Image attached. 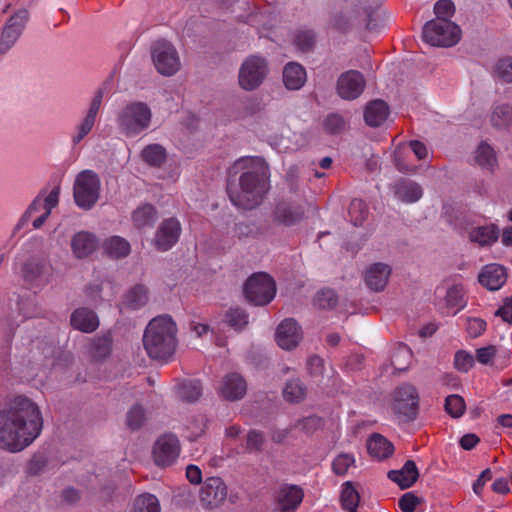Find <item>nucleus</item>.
<instances>
[{"mask_svg": "<svg viewBox=\"0 0 512 512\" xmlns=\"http://www.w3.org/2000/svg\"><path fill=\"white\" fill-rule=\"evenodd\" d=\"M241 164L247 171L240 175L238 185L228 181L227 193L234 206L250 210L259 206L268 193L270 172L267 163L259 157L241 158L235 166Z\"/></svg>", "mask_w": 512, "mask_h": 512, "instance_id": "nucleus-1", "label": "nucleus"}, {"mask_svg": "<svg viewBox=\"0 0 512 512\" xmlns=\"http://www.w3.org/2000/svg\"><path fill=\"white\" fill-rule=\"evenodd\" d=\"M177 326L169 315L153 318L143 335V346L147 355L154 360L168 361L175 353Z\"/></svg>", "mask_w": 512, "mask_h": 512, "instance_id": "nucleus-2", "label": "nucleus"}, {"mask_svg": "<svg viewBox=\"0 0 512 512\" xmlns=\"http://www.w3.org/2000/svg\"><path fill=\"white\" fill-rule=\"evenodd\" d=\"M42 428V418H3L0 448L11 453L20 452L40 435Z\"/></svg>", "mask_w": 512, "mask_h": 512, "instance_id": "nucleus-3", "label": "nucleus"}, {"mask_svg": "<svg viewBox=\"0 0 512 512\" xmlns=\"http://www.w3.org/2000/svg\"><path fill=\"white\" fill-rule=\"evenodd\" d=\"M152 112L144 102H131L118 114L117 123L123 134L135 137L145 131L151 123Z\"/></svg>", "mask_w": 512, "mask_h": 512, "instance_id": "nucleus-4", "label": "nucleus"}, {"mask_svg": "<svg viewBox=\"0 0 512 512\" xmlns=\"http://www.w3.org/2000/svg\"><path fill=\"white\" fill-rule=\"evenodd\" d=\"M461 38L460 27L452 21L433 19L423 27V40L439 47H451Z\"/></svg>", "mask_w": 512, "mask_h": 512, "instance_id": "nucleus-5", "label": "nucleus"}, {"mask_svg": "<svg viewBox=\"0 0 512 512\" xmlns=\"http://www.w3.org/2000/svg\"><path fill=\"white\" fill-rule=\"evenodd\" d=\"M100 178L92 170L81 171L75 179L73 196L76 205L84 210L91 209L98 201L100 194Z\"/></svg>", "mask_w": 512, "mask_h": 512, "instance_id": "nucleus-6", "label": "nucleus"}, {"mask_svg": "<svg viewBox=\"0 0 512 512\" xmlns=\"http://www.w3.org/2000/svg\"><path fill=\"white\" fill-rule=\"evenodd\" d=\"M244 294L248 302L255 306L267 305L275 297V281L266 273L253 274L245 283Z\"/></svg>", "mask_w": 512, "mask_h": 512, "instance_id": "nucleus-7", "label": "nucleus"}, {"mask_svg": "<svg viewBox=\"0 0 512 512\" xmlns=\"http://www.w3.org/2000/svg\"><path fill=\"white\" fill-rule=\"evenodd\" d=\"M180 454L181 443L174 433L166 432L159 435L152 445V460L156 466L161 468L174 465Z\"/></svg>", "mask_w": 512, "mask_h": 512, "instance_id": "nucleus-8", "label": "nucleus"}, {"mask_svg": "<svg viewBox=\"0 0 512 512\" xmlns=\"http://www.w3.org/2000/svg\"><path fill=\"white\" fill-rule=\"evenodd\" d=\"M268 74V63L264 57L252 55L242 63L238 81L242 89L253 91L258 88Z\"/></svg>", "mask_w": 512, "mask_h": 512, "instance_id": "nucleus-9", "label": "nucleus"}, {"mask_svg": "<svg viewBox=\"0 0 512 512\" xmlns=\"http://www.w3.org/2000/svg\"><path fill=\"white\" fill-rule=\"evenodd\" d=\"M152 59L157 71L165 76L174 75L180 69V59L175 47L165 40L157 41L152 49Z\"/></svg>", "mask_w": 512, "mask_h": 512, "instance_id": "nucleus-10", "label": "nucleus"}, {"mask_svg": "<svg viewBox=\"0 0 512 512\" xmlns=\"http://www.w3.org/2000/svg\"><path fill=\"white\" fill-rule=\"evenodd\" d=\"M52 271L47 259L33 258L23 264L22 277L29 289L40 290L50 282Z\"/></svg>", "mask_w": 512, "mask_h": 512, "instance_id": "nucleus-11", "label": "nucleus"}, {"mask_svg": "<svg viewBox=\"0 0 512 512\" xmlns=\"http://www.w3.org/2000/svg\"><path fill=\"white\" fill-rule=\"evenodd\" d=\"M305 203L300 200L283 199L276 203L273 210V221L281 226L292 227L305 219Z\"/></svg>", "mask_w": 512, "mask_h": 512, "instance_id": "nucleus-12", "label": "nucleus"}, {"mask_svg": "<svg viewBox=\"0 0 512 512\" xmlns=\"http://www.w3.org/2000/svg\"><path fill=\"white\" fill-rule=\"evenodd\" d=\"M29 19L26 9L16 11L7 21L0 36V53L4 54L11 49L21 36Z\"/></svg>", "mask_w": 512, "mask_h": 512, "instance_id": "nucleus-13", "label": "nucleus"}, {"mask_svg": "<svg viewBox=\"0 0 512 512\" xmlns=\"http://www.w3.org/2000/svg\"><path fill=\"white\" fill-rule=\"evenodd\" d=\"M394 410L401 416H416L419 407V394L415 386L403 383L393 394Z\"/></svg>", "mask_w": 512, "mask_h": 512, "instance_id": "nucleus-14", "label": "nucleus"}, {"mask_svg": "<svg viewBox=\"0 0 512 512\" xmlns=\"http://www.w3.org/2000/svg\"><path fill=\"white\" fill-rule=\"evenodd\" d=\"M227 487L219 477H209L205 480L199 493V500L203 508L214 509L219 507L226 499Z\"/></svg>", "mask_w": 512, "mask_h": 512, "instance_id": "nucleus-15", "label": "nucleus"}, {"mask_svg": "<svg viewBox=\"0 0 512 512\" xmlns=\"http://www.w3.org/2000/svg\"><path fill=\"white\" fill-rule=\"evenodd\" d=\"M181 231V224L176 218L163 220L156 231L154 239L156 248L160 251L171 249L178 242Z\"/></svg>", "mask_w": 512, "mask_h": 512, "instance_id": "nucleus-16", "label": "nucleus"}, {"mask_svg": "<svg viewBox=\"0 0 512 512\" xmlns=\"http://www.w3.org/2000/svg\"><path fill=\"white\" fill-rule=\"evenodd\" d=\"M103 99L102 90H98L89 106V109L79 125L76 127V132L72 135V143L74 145L79 144L93 129L97 115L101 108Z\"/></svg>", "mask_w": 512, "mask_h": 512, "instance_id": "nucleus-17", "label": "nucleus"}, {"mask_svg": "<svg viewBox=\"0 0 512 512\" xmlns=\"http://www.w3.org/2000/svg\"><path fill=\"white\" fill-rule=\"evenodd\" d=\"M301 337L300 326L291 318L284 319L276 330V341L278 345L285 350L295 348L299 344Z\"/></svg>", "mask_w": 512, "mask_h": 512, "instance_id": "nucleus-18", "label": "nucleus"}, {"mask_svg": "<svg viewBox=\"0 0 512 512\" xmlns=\"http://www.w3.org/2000/svg\"><path fill=\"white\" fill-rule=\"evenodd\" d=\"M304 497L303 489L297 485H282L277 493V508L280 512H295Z\"/></svg>", "mask_w": 512, "mask_h": 512, "instance_id": "nucleus-19", "label": "nucleus"}, {"mask_svg": "<svg viewBox=\"0 0 512 512\" xmlns=\"http://www.w3.org/2000/svg\"><path fill=\"white\" fill-rule=\"evenodd\" d=\"M6 406L7 409L0 410V416H41L38 405L23 395L7 399Z\"/></svg>", "mask_w": 512, "mask_h": 512, "instance_id": "nucleus-20", "label": "nucleus"}, {"mask_svg": "<svg viewBox=\"0 0 512 512\" xmlns=\"http://www.w3.org/2000/svg\"><path fill=\"white\" fill-rule=\"evenodd\" d=\"M391 267L385 263H374L365 272L364 280L366 286L375 292H380L386 287L391 275Z\"/></svg>", "mask_w": 512, "mask_h": 512, "instance_id": "nucleus-21", "label": "nucleus"}, {"mask_svg": "<svg viewBox=\"0 0 512 512\" xmlns=\"http://www.w3.org/2000/svg\"><path fill=\"white\" fill-rule=\"evenodd\" d=\"M247 390L245 379L238 373L226 375L219 388L220 395L227 400L241 399Z\"/></svg>", "mask_w": 512, "mask_h": 512, "instance_id": "nucleus-22", "label": "nucleus"}, {"mask_svg": "<svg viewBox=\"0 0 512 512\" xmlns=\"http://www.w3.org/2000/svg\"><path fill=\"white\" fill-rule=\"evenodd\" d=\"M478 278L481 285L491 291H495L505 284L507 275L503 266L490 264L483 268Z\"/></svg>", "mask_w": 512, "mask_h": 512, "instance_id": "nucleus-23", "label": "nucleus"}, {"mask_svg": "<svg viewBox=\"0 0 512 512\" xmlns=\"http://www.w3.org/2000/svg\"><path fill=\"white\" fill-rule=\"evenodd\" d=\"M366 446L369 455L377 461H383L394 453V445L379 433H373L368 438Z\"/></svg>", "mask_w": 512, "mask_h": 512, "instance_id": "nucleus-24", "label": "nucleus"}, {"mask_svg": "<svg viewBox=\"0 0 512 512\" xmlns=\"http://www.w3.org/2000/svg\"><path fill=\"white\" fill-rule=\"evenodd\" d=\"M70 323L74 329L84 333H91L99 326V320L96 313L88 308L76 309L71 314Z\"/></svg>", "mask_w": 512, "mask_h": 512, "instance_id": "nucleus-25", "label": "nucleus"}, {"mask_svg": "<svg viewBox=\"0 0 512 512\" xmlns=\"http://www.w3.org/2000/svg\"><path fill=\"white\" fill-rule=\"evenodd\" d=\"M98 245L96 237L85 231L76 233L71 240V248L76 258L82 259L92 254Z\"/></svg>", "mask_w": 512, "mask_h": 512, "instance_id": "nucleus-26", "label": "nucleus"}, {"mask_svg": "<svg viewBox=\"0 0 512 512\" xmlns=\"http://www.w3.org/2000/svg\"><path fill=\"white\" fill-rule=\"evenodd\" d=\"M305 68L297 62H289L283 69V83L288 90H299L306 82Z\"/></svg>", "mask_w": 512, "mask_h": 512, "instance_id": "nucleus-27", "label": "nucleus"}, {"mask_svg": "<svg viewBox=\"0 0 512 512\" xmlns=\"http://www.w3.org/2000/svg\"><path fill=\"white\" fill-rule=\"evenodd\" d=\"M418 477V469L412 460L406 461L400 470H391L388 473V478L397 483L402 489L411 487Z\"/></svg>", "mask_w": 512, "mask_h": 512, "instance_id": "nucleus-28", "label": "nucleus"}, {"mask_svg": "<svg viewBox=\"0 0 512 512\" xmlns=\"http://www.w3.org/2000/svg\"><path fill=\"white\" fill-rule=\"evenodd\" d=\"M389 115V106L383 100L369 102L364 111V120L371 127L382 125Z\"/></svg>", "mask_w": 512, "mask_h": 512, "instance_id": "nucleus-29", "label": "nucleus"}, {"mask_svg": "<svg viewBox=\"0 0 512 512\" xmlns=\"http://www.w3.org/2000/svg\"><path fill=\"white\" fill-rule=\"evenodd\" d=\"M499 238V229L495 224L478 226L471 229L469 239L479 246H491Z\"/></svg>", "mask_w": 512, "mask_h": 512, "instance_id": "nucleus-30", "label": "nucleus"}, {"mask_svg": "<svg viewBox=\"0 0 512 512\" xmlns=\"http://www.w3.org/2000/svg\"><path fill=\"white\" fill-rule=\"evenodd\" d=\"M395 195L405 203H414L422 197L423 190L418 183L401 179L395 184Z\"/></svg>", "mask_w": 512, "mask_h": 512, "instance_id": "nucleus-31", "label": "nucleus"}, {"mask_svg": "<svg viewBox=\"0 0 512 512\" xmlns=\"http://www.w3.org/2000/svg\"><path fill=\"white\" fill-rule=\"evenodd\" d=\"M202 395V384L199 380L186 379L176 386V396L184 402L194 403Z\"/></svg>", "mask_w": 512, "mask_h": 512, "instance_id": "nucleus-32", "label": "nucleus"}, {"mask_svg": "<svg viewBox=\"0 0 512 512\" xmlns=\"http://www.w3.org/2000/svg\"><path fill=\"white\" fill-rule=\"evenodd\" d=\"M157 220V210L151 204H143L132 213V221L138 229L152 227Z\"/></svg>", "mask_w": 512, "mask_h": 512, "instance_id": "nucleus-33", "label": "nucleus"}, {"mask_svg": "<svg viewBox=\"0 0 512 512\" xmlns=\"http://www.w3.org/2000/svg\"><path fill=\"white\" fill-rule=\"evenodd\" d=\"M103 248L105 252L114 259H120L128 256L131 251L130 243L120 237L112 236L104 242Z\"/></svg>", "mask_w": 512, "mask_h": 512, "instance_id": "nucleus-34", "label": "nucleus"}, {"mask_svg": "<svg viewBox=\"0 0 512 512\" xmlns=\"http://www.w3.org/2000/svg\"><path fill=\"white\" fill-rule=\"evenodd\" d=\"M112 348V338L110 335L94 338L89 345V354L96 360H102L109 356Z\"/></svg>", "mask_w": 512, "mask_h": 512, "instance_id": "nucleus-35", "label": "nucleus"}, {"mask_svg": "<svg viewBox=\"0 0 512 512\" xmlns=\"http://www.w3.org/2000/svg\"><path fill=\"white\" fill-rule=\"evenodd\" d=\"M307 388L299 379H291L286 382L283 389V397L290 403H299L306 397Z\"/></svg>", "mask_w": 512, "mask_h": 512, "instance_id": "nucleus-36", "label": "nucleus"}, {"mask_svg": "<svg viewBox=\"0 0 512 512\" xmlns=\"http://www.w3.org/2000/svg\"><path fill=\"white\" fill-rule=\"evenodd\" d=\"M141 157L148 165L159 167L165 162L167 153L160 144H150L142 150Z\"/></svg>", "mask_w": 512, "mask_h": 512, "instance_id": "nucleus-37", "label": "nucleus"}, {"mask_svg": "<svg viewBox=\"0 0 512 512\" xmlns=\"http://www.w3.org/2000/svg\"><path fill=\"white\" fill-rule=\"evenodd\" d=\"M148 301V291L144 285L138 284L132 287L126 294L124 304L133 310L144 306Z\"/></svg>", "mask_w": 512, "mask_h": 512, "instance_id": "nucleus-38", "label": "nucleus"}, {"mask_svg": "<svg viewBox=\"0 0 512 512\" xmlns=\"http://www.w3.org/2000/svg\"><path fill=\"white\" fill-rule=\"evenodd\" d=\"M475 160L480 167L489 171H493L497 164L495 152L493 148L487 143H481L478 146Z\"/></svg>", "mask_w": 512, "mask_h": 512, "instance_id": "nucleus-39", "label": "nucleus"}, {"mask_svg": "<svg viewBox=\"0 0 512 512\" xmlns=\"http://www.w3.org/2000/svg\"><path fill=\"white\" fill-rule=\"evenodd\" d=\"M248 314L238 307H231L225 314V322L237 332L242 331L248 324Z\"/></svg>", "mask_w": 512, "mask_h": 512, "instance_id": "nucleus-40", "label": "nucleus"}, {"mask_svg": "<svg viewBox=\"0 0 512 512\" xmlns=\"http://www.w3.org/2000/svg\"><path fill=\"white\" fill-rule=\"evenodd\" d=\"M133 512H160V504L156 496L142 494L135 498Z\"/></svg>", "mask_w": 512, "mask_h": 512, "instance_id": "nucleus-41", "label": "nucleus"}, {"mask_svg": "<svg viewBox=\"0 0 512 512\" xmlns=\"http://www.w3.org/2000/svg\"><path fill=\"white\" fill-rule=\"evenodd\" d=\"M445 300L448 308L456 309L454 314L463 309L467 304L466 300L464 299L463 287L460 285H453L450 287L447 290Z\"/></svg>", "mask_w": 512, "mask_h": 512, "instance_id": "nucleus-42", "label": "nucleus"}, {"mask_svg": "<svg viewBox=\"0 0 512 512\" xmlns=\"http://www.w3.org/2000/svg\"><path fill=\"white\" fill-rule=\"evenodd\" d=\"M412 359V352L406 345L400 346L393 354L391 364L395 371H406Z\"/></svg>", "mask_w": 512, "mask_h": 512, "instance_id": "nucleus-43", "label": "nucleus"}, {"mask_svg": "<svg viewBox=\"0 0 512 512\" xmlns=\"http://www.w3.org/2000/svg\"><path fill=\"white\" fill-rule=\"evenodd\" d=\"M491 124L495 127H505L512 121V107L499 105L493 110L490 118Z\"/></svg>", "mask_w": 512, "mask_h": 512, "instance_id": "nucleus-44", "label": "nucleus"}, {"mask_svg": "<svg viewBox=\"0 0 512 512\" xmlns=\"http://www.w3.org/2000/svg\"><path fill=\"white\" fill-rule=\"evenodd\" d=\"M345 124L340 114L329 113L323 120V129L329 135H337L344 130Z\"/></svg>", "mask_w": 512, "mask_h": 512, "instance_id": "nucleus-45", "label": "nucleus"}, {"mask_svg": "<svg viewBox=\"0 0 512 512\" xmlns=\"http://www.w3.org/2000/svg\"><path fill=\"white\" fill-rule=\"evenodd\" d=\"M444 407L449 416H463L466 404L460 395L452 394L446 397Z\"/></svg>", "mask_w": 512, "mask_h": 512, "instance_id": "nucleus-46", "label": "nucleus"}, {"mask_svg": "<svg viewBox=\"0 0 512 512\" xmlns=\"http://www.w3.org/2000/svg\"><path fill=\"white\" fill-rule=\"evenodd\" d=\"M337 93L345 100L352 99V71H346L338 79Z\"/></svg>", "mask_w": 512, "mask_h": 512, "instance_id": "nucleus-47", "label": "nucleus"}, {"mask_svg": "<svg viewBox=\"0 0 512 512\" xmlns=\"http://www.w3.org/2000/svg\"><path fill=\"white\" fill-rule=\"evenodd\" d=\"M357 26H363L368 31H373L376 28L374 13L371 8H363L362 10H357L356 15H354Z\"/></svg>", "mask_w": 512, "mask_h": 512, "instance_id": "nucleus-48", "label": "nucleus"}, {"mask_svg": "<svg viewBox=\"0 0 512 512\" xmlns=\"http://www.w3.org/2000/svg\"><path fill=\"white\" fill-rule=\"evenodd\" d=\"M336 303V294L331 289H323L319 291L314 298V304L322 309L332 308Z\"/></svg>", "mask_w": 512, "mask_h": 512, "instance_id": "nucleus-49", "label": "nucleus"}, {"mask_svg": "<svg viewBox=\"0 0 512 512\" xmlns=\"http://www.w3.org/2000/svg\"><path fill=\"white\" fill-rule=\"evenodd\" d=\"M475 358L464 350H459L454 356V366L458 371L468 372L474 365Z\"/></svg>", "mask_w": 512, "mask_h": 512, "instance_id": "nucleus-50", "label": "nucleus"}, {"mask_svg": "<svg viewBox=\"0 0 512 512\" xmlns=\"http://www.w3.org/2000/svg\"><path fill=\"white\" fill-rule=\"evenodd\" d=\"M295 44L303 52L312 49L315 43V34L312 30H300L295 35Z\"/></svg>", "mask_w": 512, "mask_h": 512, "instance_id": "nucleus-51", "label": "nucleus"}, {"mask_svg": "<svg viewBox=\"0 0 512 512\" xmlns=\"http://www.w3.org/2000/svg\"><path fill=\"white\" fill-rule=\"evenodd\" d=\"M436 19L450 21L455 13V6L451 0H439L434 6Z\"/></svg>", "mask_w": 512, "mask_h": 512, "instance_id": "nucleus-52", "label": "nucleus"}, {"mask_svg": "<svg viewBox=\"0 0 512 512\" xmlns=\"http://www.w3.org/2000/svg\"><path fill=\"white\" fill-rule=\"evenodd\" d=\"M486 321L481 318H467L466 331L471 338L481 336L486 330Z\"/></svg>", "mask_w": 512, "mask_h": 512, "instance_id": "nucleus-53", "label": "nucleus"}, {"mask_svg": "<svg viewBox=\"0 0 512 512\" xmlns=\"http://www.w3.org/2000/svg\"><path fill=\"white\" fill-rule=\"evenodd\" d=\"M18 306L23 319L37 317L40 314V311L33 299H21Z\"/></svg>", "mask_w": 512, "mask_h": 512, "instance_id": "nucleus-54", "label": "nucleus"}, {"mask_svg": "<svg viewBox=\"0 0 512 512\" xmlns=\"http://www.w3.org/2000/svg\"><path fill=\"white\" fill-rule=\"evenodd\" d=\"M498 76L505 82H512V57L502 58L497 63Z\"/></svg>", "mask_w": 512, "mask_h": 512, "instance_id": "nucleus-55", "label": "nucleus"}, {"mask_svg": "<svg viewBox=\"0 0 512 512\" xmlns=\"http://www.w3.org/2000/svg\"><path fill=\"white\" fill-rule=\"evenodd\" d=\"M497 349L494 345H488L486 347H481L476 350V360L484 365L491 364L492 360L496 355Z\"/></svg>", "mask_w": 512, "mask_h": 512, "instance_id": "nucleus-56", "label": "nucleus"}, {"mask_svg": "<svg viewBox=\"0 0 512 512\" xmlns=\"http://www.w3.org/2000/svg\"><path fill=\"white\" fill-rule=\"evenodd\" d=\"M307 368L310 375L318 379L323 376L324 360L316 355L311 356L307 361Z\"/></svg>", "mask_w": 512, "mask_h": 512, "instance_id": "nucleus-57", "label": "nucleus"}, {"mask_svg": "<svg viewBox=\"0 0 512 512\" xmlns=\"http://www.w3.org/2000/svg\"><path fill=\"white\" fill-rule=\"evenodd\" d=\"M351 465V457L348 454H341L333 461L332 468L335 474L344 475Z\"/></svg>", "mask_w": 512, "mask_h": 512, "instance_id": "nucleus-58", "label": "nucleus"}, {"mask_svg": "<svg viewBox=\"0 0 512 512\" xmlns=\"http://www.w3.org/2000/svg\"><path fill=\"white\" fill-rule=\"evenodd\" d=\"M419 503V498L412 493L404 494L398 501L399 508L402 512H414Z\"/></svg>", "mask_w": 512, "mask_h": 512, "instance_id": "nucleus-59", "label": "nucleus"}, {"mask_svg": "<svg viewBox=\"0 0 512 512\" xmlns=\"http://www.w3.org/2000/svg\"><path fill=\"white\" fill-rule=\"evenodd\" d=\"M341 504L344 510L352 512V482L346 481L341 490Z\"/></svg>", "mask_w": 512, "mask_h": 512, "instance_id": "nucleus-60", "label": "nucleus"}, {"mask_svg": "<svg viewBox=\"0 0 512 512\" xmlns=\"http://www.w3.org/2000/svg\"><path fill=\"white\" fill-rule=\"evenodd\" d=\"M495 315L501 317L504 322L511 323L512 322V298L506 297L503 301V305L500 306L496 310Z\"/></svg>", "mask_w": 512, "mask_h": 512, "instance_id": "nucleus-61", "label": "nucleus"}, {"mask_svg": "<svg viewBox=\"0 0 512 512\" xmlns=\"http://www.w3.org/2000/svg\"><path fill=\"white\" fill-rule=\"evenodd\" d=\"M357 208L359 216L354 217V226L361 225L368 217V206L362 200L354 199V209Z\"/></svg>", "mask_w": 512, "mask_h": 512, "instance_id": "nucleus-62", "label": "nucleus"}, {"mask_svg": "<svg viewBox=\"0 0 512 512\" xmlns=\"http://www.w3.org/2000/svg\"><path fill=\"white\" fill-rule=\"evenodd\" d=\"M359 67L362 68V70L367 74V76H370L373 71L372 62L370 58V53L367 47H365L361 54L359 55Z\"/></svg>", "mask_w": 512, "mask_h": 512, "instance_id": "nucleus-63", "label": "nucleus"}, {"mask_svg": "<svg viewBox=\"0 0 512 512\" xmlns=\"http://www.w3.org/2000/svg\"><path fill=\"white\" fill-rule=\"evenodd\" d=\"M263 444V435L257 431L249 432L247 436V448L249 450H259Z\"/></svg>", "mask_w": 512, "mask_h": 512, "instance_id": "nucleus-64", "label": "nucleus"}]
</instances>
